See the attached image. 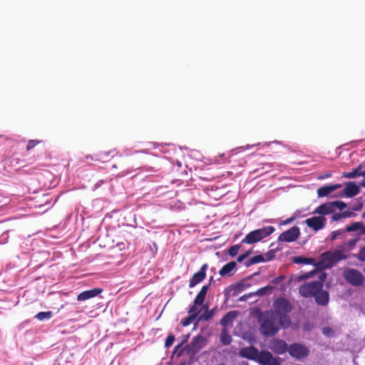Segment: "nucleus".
<instances>
[{
    "mask_svg": "<svg viewBox=\"0 0 365 365\" xmlns=\"http://www.w3.org/2000/svg\"><path fill=\"white\" fill-rule=\"evenodd\" d=\"M272 312H275V316L279 318V323L282 329L288 328L291 325V319L289 316L292 310L291 302L283 297L276 299L273 302Z\"/></svg>",
    "mask_w": 365,
    "mask_h": 365,
    "instance_id": "nucleus-2",
    "label": "nucleus"
},
{
    "mask_svg": "<svg viewBox=\"0 0 365 365\" xmlns=\"http://www.w3.org/2000/svg\"><path fill=\"white\" fill-rule=\"evenodd\" d=\"M196 317H195L194 314H189L188 317H185V319H183L182 321H181V324L183 326V327H187L188 325H190L192 322L193 320L195 319Z\"/></svg>",
    "mask_w": 365,
    "mask_h": 365,
    "instance_id": "nucleus-36",
    "label": "nucleus"
},
{
    "mask_svg": "<svg viewBox=\"0 0 365 365\" xmlns=\"http://www.w3.org/2000/svg\"><path fill=\"white\" fill-rule=\"evenodd\" d=\"M361 235H365V226L364 225H363V228L361 230V232H359L357 233V237H361ZM364 240L365 241V237L364 238Z\"/></svg>",
    "mask_w": 365,
    "mask_h": 365,
    "instance_id": "nucleus-46",
    "label": "nucleus"
},
{
    "mask_svg": "<svg viewBox=\"0 0 365 365\" xmlns=\"http://www.w3.org/2000/svg\"><path fill=\"white\" fill-rule=\"evenodd\" d=\"M220 342L223 345H230L232 342V336L229 334L227 329H222L220 335Z\"/></svg>",
    "mask_w": 365,
    "mask_h": 365,
    "instance_id": "nucleus-26",
    "label": "nucleus"
},
{
    "mask_svg": "<svg viewBox=\"0 0 365 365\" xmlns=\"http://www.w3.org/2000/svg\"><path fill=\"white\" fill-rule=\"evenodd\" d=\"M364 222H355L352 224L346 227L345 230L346 232H361L363 228Z\"/></svg>",
    "mask_w": 365,
    "mask_h": 365,
    "instance_id": "nucleus-27",
    "label": "nucleus"
},
{
    "mask_svg": "<svg viewBox=\"0 0 365 365\" xmlns=\"http://www.w3.org/2000/svg\"><path fill=\"white\" fill-rule=\"evenodd\" d=\"M341 218H343V216L341 215V213H334L331 216V219L334 221H338V220H339Z\"/></svg>",
    "mask_w": 365,
    "mask_h": 365,
    "instance_id": "nucleus-44",
    "label": "nucleus"
},
{
    "mask_svg": "<svg viewBox=\"0 0 365 365\" xmlns=\"http://www.w3.org/2000/svg\"><path fill=\"white\" fill-rule=\"evenodd\" d=\"M362 176H363V177H365V170H363Z\"/></svg>",
    "mask_w": 365,
    "mask_h": 365,
    "instance_id": "nucleus-55",
    "label": "nucleus"
},
{
    "mask_svg": "<svg viewBox=\"0 0 365 365\" xmlns=\"http://www.w3.org/2000/svg\"><path fill=\"white\" fill-rule=\"evenodd\" d=\"M341 215L343 216V218H345V217H351L355 216L356 214L351 211H344V212H341Z\"/></svg>",
    "mask_w": 365,
    "mask_h": 365,
    "instance_id": "nucleus-41",
    "label": "nucleus"
},
{
    "mask_svg": "<svg viewBox=\"0 0 365 365\" xmlns=\"http://www.w3.org/2000/svg\"><path fill=\"white\" fill-rule=\"evenodd\" d=\"M207 264H204L200 267V270L195 273L189 282V287L192 288L197 284L202 282L206 277V271L207 269Z\"/></svg>",
    "mask_w": 365,
    "mask_h": 365,
    "instance_id": "nucleus-12",
    "label": "nucleus"
},
{
    "mask_svg": "<svg viewBox=\"0 0 365 365\" xmlns=\"http://www.w3.org/2000/svg\"><path fill=\"white\" fill-rule=\"evenodd\" d=\"M267 255L268 256V257H267V259H266V261L272 259L274 257V252H273V251H269V252L267 254Z\"/></svg>",
    "mask_w": 365,
    "mask_h": 365,
    "instance_id": "nucleus-45",
    "label": "nucleus"
},
{
    "mask_svg": "<svg viewBox=\"0 0 365 365\" xmlns=\"http://www.w3.org/2000/svg\"><path fill=\"white\" fill-rule=\"evenodd\" d=\"M252 253V250H248L245 253H244L243 255L245 256V257L247 258L250 254Z\"/></svg>",
    "mask_w": 365,
    "mask_h": 365,
    "instance_id": "nucleus-50",
    "label": "nucleus"
},
{
    "mask_svg": "<svg viewBox=\"0 0 365 365\" xmlns=\"http://www.w3.org/2000/svg\"><path fill=\"white\" fill-rule=\"evenodd\" d=\"M292 262L295 264H313L315 266H319L322 262L315 263V260L313 258L304 257L302 256H297L292 258Z\"/></svg>",
    "mask_w": 365,
    "mask_h": 365,
    "instance_id": "nucleus-24",
    "label": "nucleus"
},
{
    "mask_svg": "<svg viewBox=\"0 0 365 365\" xmlns=\"http://www.w3.org/2000/svg\"><path fill=\"white\" fill-rule=\"evenodd\" d=\"M208 289H209V284L204 285L202 287L201 289L200 290V292L197 294L195 299H194L195 304H203Z\"/></svg>",
    "mask_w": 365,
    "mask_h": 365,
    "instance_id": "nucleus-25",
    "label": "nucleus"
},
{
    "mask_svg": "<svg viewBox=\"0 0 365 365\" xmlns=\"http://www.w3.org/2000/svg\"><path fill=\"white\" fill-rule=\"evenodd\" d=\"M246 259L245 256L242 254V255H240L237 257V262H243V261H244V259Z\"/></svg>",
    "mask_w": 365,
    "mask_h": 365,
    "instance_id": "nucleus-47",
    "label": "nucleus"
},
{
    "mask_svg": "<svg viewBox=\"0 0 365 365\" xmlns=\"http://www.w3.org/2000/svg\"><path fill=\"white\" fill-rule=\"evenodd\" d=\"M212 311L209 310L208 308H207L205 312L199 317L198 321H207L212 317Z\"/></svg>",
    "mask_w": 365,
    "mask_h": 365,
    "instance_id": "nucleus-32",
    "label": "nucleus"
},
{
    "mask_svg": "<svg viewBox=\"0 0 365 365\" xmlns=\"http://www.w3.org/2000/svg\"><path fill=\"white\" fill-rule=\"evenodd\" d=\"M359 186H361V187H365V180H363L362 181H361L359 182Z\"/></svg>",
    "mask_w": 365,
    "mask_h": 365,
    "instance_id": "nucleus-51",
    "label": "nucleus"
},
{
    "mask_svg": "<svg viewBox=\"0 0 365 365\" xmlns=\"http://www.w3.org/2000/svg\"><path fill=\"white\" fill-rule=\"evenodd\" d=\"M240 248V246L238 245H233V246L230 247V249L228 250V254L231 257H235L237 255Z\"/></svg>",
    "mask_w": 365,
    "mask_h": 365,
    "instance_id": "nucleus-37",
    "label": "nucleus"
},
{
    "mask_svg": "<svg viewBox=\"0 0 365 365\" xmlns=\"http://www.w3.org/2000/svg\"><path fill=\"white\" fill-rule=\"evenodd\" d=\"M274 230V227L272 226H266L255 230L246 235L245 237L242 240V243L247 245L257 243L272 234Z\"/></svg>",
    "mask_w": 365,
    "mask_h": 365,
    "instance_id": "nucleus-3",
    "label": "nucleus"
},
{
    "mask_svg": "<svg viewBox=\"0 0 365 365\" xmlns=\"http://www.w3.org/2000/svg\"><path fill=\"white\" fill-rule=\"evenodd\" d=\"M334 211L333 209V205H332L331 202L324 203V204L318 206L314 211V213L322 215H329V214L334 213Z\"/></svg>",
    "mask_w": 365,
    "mask_h": 365,
    "instance_id": "nucleus-20",
    "label": "nucleus"
},
{
    "mask_svg": "<svg viewBox=\"0 0 365 365\" xmlns=\"http://www.w3.org/2000/svg\"><path fill=\"white\" fill-rule=\"evenodd\" d=\"M284 279H285V276H284V275H281V276H279V277H277L274 278V279L272 280V282L273 284H278V283H279L280 282L283 281Z\"/></svg>",
    "mask_w": 365,
    "mask_h": 365,
    "instance_id": "nucleus-42",
    "label": "nucleus"
},
{
    "mask_svg": "<svg viewBox=\"0 0 365 365\" xmlns=\"http://www.w3.org/2000/svg\"><path fill=\"white\" fill-rule=\"evenodd\" d=\"M259 330L265 336H272L279 330L281 327L279 323V318L275 316V312L266 311L262 312L258 317Z\"/></svg>",
    "mask_w": 365,
    "mask_h": 365,
    "instance_id": "nucleus-1",
    "label": "nucleus"
},
{
    "mask_svg": "<svg viewBox=\"0 0 365 365\" xmlns=\"http://www.w3.org/2000/svg\"><path fill=\"white\" fill-rule=\"evenodd\" d=\"M317 304L322 306H325L329 303V294L328 292L323 290V288L317 292L314 296Z\"/></svg>",
    "mask_w": 365,
    "mask_h": 365,
    "instance_id": "nucleus-19",
    "label": "nucleus"
},
{
    "mask_svg": "<svg viewBox=\"0 0 365 365\" xmlns=\"http://www.w3.org/2000/svg\"><path fill=\"white\" fill-rule=\"evenodd\" d=\"M269 348L277 354H283L288 351L289 346L285 341L277 339L270 342Z\"/></svg>",
    "mask_w": 365,
    "mask_h": 365,
    "instance_id": "nucleus-13",
    "label": "nucleus"
},
{
    "mask_svg": "<svg viewBox=\"0 0 365 365\" xmlns=\"http://www.w3.org/2000/svg\"><path fill=\"white\" fill-rule=\"evenodd\" d=\"M205 344L206 339L203 336L200 334L195 336L190 343L185 346L187 354L195 355L205 346Z\"/></svg>",
    "mask_w": 365,
    "mask_h": 365,
    "instance_id": "nucleus-7",
    "label": "nucleus"
},
{
    "mask_svg": "<svg viewBox=\"0 0 365 365\" xmlns=\"http://www.w3.org/2000/svg\"><path fill=\"white\" fill-rule=\"evenodd\" d=\"M237 266V263L234 261L230 262L225 264L219 272V274L222 276H232L234 274V269Z\"/></svg>",
    "mask_w": 365,
    "mask_h": 365,
    "instance_id": "nucleus-22",
    "label": "nucleus"
},
{
    "mask_svg": "<svg viewBox=\"0 0 365 365\" xmlns=\"http://www.w3.org/2000/svg\"><path fill=\"white\" fill-rule=\"evenodd\" d=\"M288 352L296 360H302L309 356V349L304 344L293 343L289 346Z\"/></svg>",
    "mask_w": 365,
    "mask_h": 365,
    "instance_id": "nucleus-6",
    "label": "nucleus"
},
{
    "mask_svg": "<svg viewBox=\"0 0 365 365\" xmlns=\"http://www.w3.org/2000/svg\"><path fill=\"white\" fill-rule=\"evenodd\" d=\"M361 207H362V205H360L359 206H357V207H354V210H356V211L359 210L361 208Z\"/></svg>",
    "mask_w": 365,
    "mask_h": 365,
    "instance_id": "nucleus-52",
    "label": "nucleus"
},
{
    "mask_svg": "<svg viewBox=\"0 0 365 365\" xmlns=\"http://www.w3.org/2000/svg\"><path fill=\"white\" fill-rule=\"evenodd\" d=\"M310 276H311V273H307V274H304L302 275H299L297 277V281L301 282L302 280L307 279L309 277H310Z\"/></svg>",
    "mask_w": 365,
    "mask_h": 365,
    "instance_id": "nucleus-43",
    "label": "nucleus"
},
{
    "mask_svg": "<svg viewBox=\"0 0 365 365\" xmlns=\"http://www.w3.org/2000/svg\"><path fill=\"white\" fill-rule=\"evenodd\" d=\"M355 258L361 262H365V246H363L359 250V252L354 255Z\"/></svg>",
    "mask_w": 365,
    "mask_h": 365,
    "instance_id": "nucleus-34",
    "label": "nucleus"
},
{
    "mask_svg": "<svg viewBox=\"0 0 365 365\" xmlns=\"http://www.w3.org/2000/svg\"><path fill=\"white\" fill-rule=\"evenodd\" d=\"M329 176H330V175H329H329H328V174H326V177H329Z\"/></svg>",
    "mask_w": 365,
    "mask_h": 365,
    "instance_id": "nucleus-59",
    "label": "nucleus"
},
{
    "mask_svg": "<svg viewBox=\"0 0 365 365\" xmlns=\"http://www.w3.org/2000/svg\"><path fill=\"white\" fill-rule=\"evenodd\" d=\"M299 228L294 226L288 230L283 232L278 237L279 241L291 242L295 241L299 236Z\"/></svg>",
    "mask_w": 365,
    "mask_h": 365,
    "instance_id": "nucleus-10",
    "label": "nucleus"
},
{
    "mask_svg": "<svg viewBox=\"0 0 365 365\" xmlns=\"http://www.w3.org/2000/svg\"><path fill=\"white\" fill-rule=\"evenodd\" d=\"M346 230H338L331 232L330 240L334 241L336 239H345L346 238Z\"/></svg>",
    "mask_w": 365,
    "mask_h": 365,
    "instance_id": "nucleus-29",
    "label": "nucleus"
},
{
    "mask_svg": "<svg viewBox=\"0 0 365 365\" xmlns=\"http://www.w3.org/2000/svg\"><path fill=\"white\" fill-rule=\"evenodd\" d=\"M247 298V296H246V295H243L242 297H241L240 298V300H241V301H242V300H245Z\"/></svg>",
    "mask_w": 365,
    "mask_h": 365,
    "instance_id": "nucleus-53",
    "label": "nucleus"
},
{
    "mask_svg": "<svg viewBox=\"0 0 365 365\" xmlns=\"http://www.w3.org/2000/svg\"><path fill=\"white\" fill-rule=\"evenodd\" d=\"M265 261H266V259L262 255H258L254 256V257H251L250 259H249L248 260H247L245 263V265L247 267H249L252 264H257L259 262H263Z\"/></svg>",
    "mask_w": 365,
    "mask_h": 365,
    "instance_id": "nucleus-28",
    "label": "nucleus"
},
{
    "mask_svg": "<svg viewBox=\"0 0 365 365\" xmlns=\"http://www.w3.org/2000/svg\"><path fill=\"white\" fill-rule=\"evenodd\" d=\"M323 255H329V264L326 265L327 267H330L334 264H336L341 260L346 259L348 258V255L344 253L340 249L337 247L333 252H327L322 254Z\"/></svg>",
    "mask_w": 365,
    "mask_h": 365,
    "instance_id": "nucleus-11",
    "label": "nucleus"
},
{
    "mask_svg": "<svg viewBox=\"0 0 365 365\" xmlns=\"http://www.w3.org/2000/svg\"><path fill=\"white\" fill-rule=\"evenodd\" d=\"M242 285L238 284L236 287V289L235 290V294H237L242 291Z\"/></svg>",
    "mask_w": 365,
    "mask_h": 365,
    "instance_id": "nucleus-48",
    "label": "nucleus"
},
{
    "mask_svg": "<svg viewBox=\"0 0 365 365\" xmlns=\"http://www.w3.org/2000/svg\"><path fill=\"white\" fill-rule=\"evenodd\" d=\"M322 333L324 335L327 336H332L334 334L333 330L330 327H324L322 329Z\"/></svg>",
    "mask_w": 365,
    "mask_h": 365,
    "instance_id": "nucleus-40",
    "label": "nucleus"
},
{
    "mask_svg": "<svg viewBox=\"0 0 365 365\" xmlns=\"http://www.w3.org/2000/svg\"><path fill=\"white\" fill-rule=\"evenodd\" d=\"M181 344L178 345V346H176L175 347V350H174V353L177 351L178 349H179L180 347Z\"/></svg>",
    "mask_w": 365,
    "mask_h": 365,
    "instance_id": "nucleus-54",
    "label": "nucleus"
},
{
    "mask_svg": "<svg viewBox=\"0 0 365 365\" xmlns=\"http://www.w3.org/2000/svg\"><path fill=\"white\" fill-rule=\"evenodd\" d=\"M359 192L360 189L359 185H357L354 182H348L346 183L343 193H341L340 196L344 195L347 197H353L357 195Z\"/></svg>",
    "mask_w": 365,
    "mask_h": 365,
    "instance_id": "nucleus-14",
    "label": "nucleus"
},
{
    "mask_svg": "<svg viewBox=\"0 0 365 365\" xmlns=\"http://www.w3.org/2000/svg\"><path fill=\"white\" fill-rule=\"evenodd\" d=\"M294 217H289L287 220H285L284 222H283V224L284 225H287V224H289L290 223L292 220H293Z\"/></svg>",
    "mask_w": 365,
    "mask_h": 365,
    "instance_id": "nucleus-49",
    "label": "nucleus"
},
{
    "mask_svg": "<svg viewBox=\"0 0 365 365\" xmlns=\"http://www.w3.org/2000/svg\"><path fill=\"white\" fill-rule=\"evenodd\" d=\"M236 317L237 312L235 311H230L224 315L223 317L220 319V324L223 327L222 329H227V327L232 324Z\"/></svg>",
    "mask_w": 365,
    "mask_h": 365,
    "instance_id": "nucleus-21",
    "label": "nucleus"
},
{
    "mask_svg": "<svg viewBox=\"0 0 365 365\" xmlns=\"http://www.w3.org/2000/svg\"><path fill=\"white\" fill-rule=\"evenodd\" d=\"M331 202H332L333 209H334V212L336 209L341 211L345 207H346V204L342 201H334Z\"/></svg>",
    "mask_w": 365,
    "mask_h": 365,
    "instance_id": "nucleus-33",
    "label": "nucleus"
},
{
    "mask_svg": "<svg viewBox=\"0 0 365 365\" xmlns=\"http://www.w3.org/2000/svg\"><path fill=\"white\" fill-rule=\"evenodd\" d=\"M102 292L103 289L101 288H94L92 289L84 291L77 296V300L79 302L86 301L87 299L98 296Z\"/></svg>",
    "mask_w": 365,
    "mask_h": 365,
    "instance_id": "nucleus-16",
    "label": "nucleus"
},
{
    "mask_svg": "<svg viewBox=\"0 0 365 365\" xmlns=\"http://www.w3.org/2000/svg\"><path fill=\"white\" fill-rule=\"evenodd\" d=\"M363 164H359L356 168L353 169L351 172H345L342 173V177L348 179L355 178L356 177L362 176L363 173Z\"/></svg>",
    "mask_w": 365,
    "mask_h": 365,
    "instance_id": "nucleus-23",
    "label": "nucleus"
},
{
    "mask_svg": "<svg viewBox=\"0 0 365 365\" xmlns=\"http://www.w3.org/2000/svg\"><path fill=\"white\" fill-rule=\"evenodd\" d=\"M362 217L365 218V212L362 214Z\"/></svg>",
    "mask_w": 365,
    "mask_h": 365,
    "instance_id": "nucleus-57",
    "label": "nucleus"
},
{
    "mask_svg": "<svg viewBox=\"0 0 365 365\" xmlns=\"http://www.w3.org/2000/svg\"><path fill=\"white\" fill-rule=\"evenodd\" d=\"M41 143H43V141L41 140H29L26 145V151L31 150V149L34 148L36 145Z\"/></svg>",
    "mask_w": 365,
    "mask_h": 365,
    "instance_id": "nucleus-31",
    "label": "nucleus"
},
{
    "mask_svg": "<svg viewBox=\"0 0 365 365\" xmlns=\"http://www.w3.org/2000/svg\"><path fill=\"white\" fill-rule=\"evenodd\" d=\"M259 354V351L255 346H250L248 347L242 348L239 351V355L243 358L251 360H255Z\"/></svg>",
    "mask_w": 365,
    "mask_h": 365,
    "instance_id": "nucleus-15",
    "label": "nucleus"
},
{
    "mask_svg": "<svg viewBox=\"0 0 365 365\" xmlns=\"http://www.w3.org/2000/svg\"><path fill=\"white\" fill-rule=\"evenodd\" d=\"M201 304H193L188 310V314L192 315L194 314L195 317H197L198 314L200 313V309L197 306H200Z\"/></svg>",
    "mask_w": 365,
    "mask_h": 365,
    "instance_id": "nucleus-35",
    "label": "nucleus"
},
{
    "mask_svg": "<svg viewBox=\"0 0 365 365\" xmlns=\"http://www.w3.org/2000/svg\"><path fill=\"white\" fill-rule=\"evenodd\" d=\"M52 312H40L36 316L35 318L39 321H43L45 319H49L52 317Z\"/></svg>",
    "mask_w": 365,
    "mask_h": 365,
    "instance_id": "nucleus-30",
    "label": "nucleus"
},
{
    "mask_svg": "<svg viewBox=\"0 0 365 365\" xmlns=\"http://www.w3.org/2000/svg\"><path fill=\"white\" fill-rule=\"evenodd\" d=\"M256 361L262 365H281L278 359L274 358L268 351H259Z\"/></svg>",
    "mask_w": 365,
    "mask_h": 365,
    "instance_id": "nucleus-8",
    "label": "nucleus"
},
{
    "mask_svg": "<svg viewBox=\"0 0 365 365\" xmlns=\"http://www.w3.org/2000/svg\"><path fill=\"white\" fill-rule=\"evenodd\" d=\"M343 277L348 284L355 287H362L365 283L364 274L354 268H345L343 271Z\"/></svg>",
    "mask_w": 365,
    "mask_h": 365,
    "instance_id": "nucleus-4",
    "label": "nucleus"
},
{
    "mask_svg": "<svg viewBox=\"0 0 365 365\" xmlns=\"http://www.w3.org/2000/svg\"><path fill=\"white\" fill-rule=\"evenodd\" d=\"M140 151H139V150L135 151V153H140ZM142 152H143V153H145V151H143V150Z\"/></svg>",
    "mask_w": 365,
    "mask_h": 365,
    "instance_id": "nucleus-58",
    "label": "nucleus"
},
{
    "mask_svg": "<svg viewBox=\"0 0 365 365\" xmlns=\"http://www.w3.org/2000/svg\"><path fill=\"white\" fill-rule=\"evenodd\" d=\"M175 341V336L173 334H169L165 341V347L169 348L171 346Z\"/></svg>",
    "mask_w": 365,
    "mask_h": 365,
    "instance_id": "nucleus-39",
    "label": "nucleus"
},
{
    "mask_svg": "<svg viewBox=\"0 0 365 365\" xmlns=\"http://www.w3.org/2000/svg\"><path fill=\"white\" fill-rule=\"evenodd\" d=\"M359 240H360V237H356L350 239L348 241L339 245L338 248L340 249L344 253L346 254V252H349L353 250L356 247V243Z\"/></svg>",
    "mask_w": 365,
    "mask_h": 365,
    "instance_id": "nucleus-18",
    "label": "nucleus"
},
{
    "mask_svg": "<svg viewBox=\"0 0 365 365\" xmlns=\"http://www.w3.org/2000/svg\"><path fill=\"white\" fill-rule=\"evenodd\" d=\"M341 184H334L322 186L317 190V195L319 197H323L329 195L334 191L341 187Z\"/></svg>",
    "mask_w": 365,
    "mask_h": 365,
    "instance_id": "nucleus-17",
    "label": "nucleus"
},
{
    "mask_svg": "<svg viewBox=\"0 0 365 365\" xmlns=\"http://www.w3.org/2000/svg\"><path fill=\"white\" fill-rule=\"evenodd\" d=\"M323 283L320 281L304 283L299 287V293L305 298L312 297L323 288Z\"/></svg>",
    "mask_w": 365,
    "mask_h": 365,
    "instance_id": "nucleus-5",
    "label": "nucleus"
},
{
    "mask_svg": "<svg viewBox=\"0 0 365 365\" xmlns=\"http://www.w3.org/2000/svg\"><path fill=\"white\" fill-rule=\"evenodd\" d=\"M272 289L271 286H266L262 288H259L256 294L258 296H263L267 294V291H270Z\"/></svg>",
    "mask_w": 365,
    "mask_h": 365,
    "instance_id": "nucleus-38",
    "label": "nucleus"
},
{
    "mask_svg": "<svg viewBox=\"0 0 365 365\" xmlns=\"http://www.w3.org/2000/svg\"><path fill=\"white\" fill-rule=\"evenodd\" d=\"M213 280V277H211L210 279V283Z\"/></svg>",
    "mask_w": 365,
    "mask_h": 365,
    "instance_id": "nucleus-56",
    "label": "nucleus"
},
{
    "mask_svg": "<svg viewBox=\"0 0 365 365\" xmlns=\"http://www.w3.org/2000/svg\"><path fill=\"white\" fill-rule=\"evenodd\" d=\"M326 221L327 220L324 216H314L307 218L304 222L309 228L317 232L324 227Z\"/></svg>",
    "mask_w": 365,
    "mask_h": 365,
    "instance_id": "nucleus-9",
    "label": "nucleus"
}]
</instances>
